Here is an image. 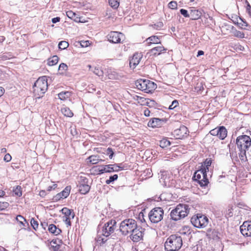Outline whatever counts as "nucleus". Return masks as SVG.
I'll use <instances>...</instances> for the list:
<instances>
[{
    "label": "nucleus",
    "mask_w": 251,
    "mask_h": 251,
    "mask_svg": "<svg viewBox=\"0 0 251 251\" xmlns=\"http://www.w3.org/2000/svg\"><path fill=\"white\" fill-rule=\"evenodd\" d=\"M68 46V43L65 41H62L58 44V48L61 50H64L67 48Z\"/></svg>",
    "instance_id": "37"
},
{
    "label": "nucleus",
    "mask_w": 251,
    "mask_h": 251,
    "mask_svg": "<svg viewBox=\"0 0 251 251\" xmlns=\"http://www.w3.org/2000/svg\"><path fill=\"white\" fill-rule=\"evenodd\" d=\"M111 165H107L103 166H100L99 167H94V168L98 169L99 174H103L104 172H111Z\"/></svg>",
    "instance_id": "23"
},
{
    "label": "nucleus",
    "mask_w": 251,
    "mask_h": 251,
    "mask_svg": "<svg viewBox=\"0 0 251 251\" xmlns=\"http://www.w3.org/2000/svg\"><path fill=\"white\" fill-rule=\"evenodd\" d=\"M218 137L221 140L224 139L227 136V131L226 128L222 126L218 127Z\"/></svg>",
    "instance_id": "25"
},
{
    "label": "nucleus",
    "mask_w": 251,
    "mask_h": 251,
    "mask_svg": "<svg viewBox=\"0 0 251 251\" xmlns=\"http://www.w3.org/2000/svg\"><path fill=\"white\" fill-rule=\"evenodd\" d=\"M189 212L188 205L179 204L173 209L170 214L171 218L174 221H178L186 216Z\"/></svg>",
    "instance_id": "4"
},
{
    "label": "nucleus",
    "mask_w": 251,
    "mask_h": 251,
    "mask_svg": "<svg viewBox=\"0 0 251 251\" xmlns=\"http://www.w3.org/2000/svg\"><path fill=\"white\" fill-rule=\"evenodd\" d=\"M212 163V160L211 159L207 158L204 162L203 164L201 165V169H205L207 172L209 171V167L211 166Z\"/></svg>",
    "instance_id": "33"
},
{
    "label": "nucleus",
    "mask_w": 251,
    "mask_h": 251,
    "mask_svg": "<svg viewBox=\"0 0 251 251\" xmlns=\"http://www.w3.org/2000/svg\"><path fill=\"white\" fill-rule=\"evenodd\" d=\"M80 43L82 47H87L90 45L89 41H81Z\"/></svg>",
    "instance_id": "53"
},
{
    "label": "nucleus",
    "mask_w": 251,
    "mask_h": 251,
    "mask_svg": "<svg viewBox=\"0 0 251 251\" xmlns=\"http://www.w3.org/2000/svg\"><path fill=\"white\" fill-rule=\"evenodd\" d=\"M180 12L184 17H190V13H188L187 10L184 9H181L180 10Z\"/></svg>",
    "instance_id": "48"
},
{
    "label": "nucleus",
    "mask_w": 251,
    "mask_h": 251,
    "mask_svg": "<svg viewBox=\"0 0 251 251\" xmlns=\"http://www.w3.org/2000/svg\"><path fill=\"white\" fill-rule=\"evenodd\" d=\"M61 211L64 214V217L72 218L73 219L75 217L74 212H72L70 209L67 207H64L62 209Z\"/></svg>",
    "instance_id": "26"
},
{
    "label": "nucleus",
    "mask_w": 251,
    "mask_h": 251,
    "mask_svg": "<svg viewBox=\"0 0 251 251\" xmlns=\"http://www.w3.org/2000/svg\"><path fill=\"white\" fill-rule=\"evenodd\" d=\"M240 231L244 236H251V221L244 222L240 226Z\"/></svg>",
    "instance_id": "14"
},
{
    "label": "nucleus",
    "mask_w": 251,
    "mask_h": 251,
    "mask_svg": "<svg viewBox=\"0 0 251 251\" xmlns=\"http://www.w3.org/2000/svg\"><path fill=\"white\" fill-rule=\"evenodd\" d=\"M136 226H137V224L134 220L126 219L121 223L120 230L123 235H126L135 229Z\"/></svg>",
    "instance_id": "6"
},
{
    "label": "nucleus",
    "mask_w": 251,
    "mask_h": 251,
    "mask_svg": "<svg viewBox=\"0 0 251 251\" xmlns=\"http://www.w3.org/2000/svg\"><path fill=\"white\" fill-rule=\"evenodd\" d=\"M116 222L115 220H110L105 223L101 229L98 231L96 238L97 242L100 245L105 243L106 237L114 232L116 227Z\"/></svg>",
    "instance_id": "1"
},
{
    "label": "nucleus",
    "mask_w": 251,
    "mask_h": 251,
    "mask_svg": "<svg viewBox=\"0 0 251 251\" xmlns=\"http://www.w3.org/2000/svg\"><path fill=\"white\" fill-rule=\"evenodd\" d=\"M13 192L15 195L21 197L22 195L21 186H17L16 187L13 189Z\"/></svg>",
    "instance_id": "38"
},
{
    "label": "nucleus",
    "mask_w": 251,
    "mask_h": 251,
    "mask_svg": "<svg viewBox=\"0 0 251 251\" xmlns=\"http://www.w3.org/2000/svg\"><path fill=\"white\" fill-rule=\"evenodd\" d=\"M218 128H215L210 131V133L213 136H218Z\"/></svg>",
    "instance_id": "54"
},
{
    "label": "nucleus",
    "mask_w": 251,
    "mask_h": 251,
    "mask_svg": "<svg viewBox=\"0 0 251 251\" xmlns=\"http://www.w3.org/2000/svg\"><path fill=\"white\" fill-rule=\"evenodd\" d=\"M12 159L11 156L9 153H7L5 155L3 160L8 162H9Z\"/></svg>",
    "instance_id": "55"
},
{
    "label": "nucleus",
    "mask_w": 251,
    "mask_h": 251,
    "mask_svg": "<svg viewBox=\"0 0 251 251\" xmlns=\"http://www.w3.org/2000/svg\"><path fill=\"white\" fill-rule=\"evenodd\" d=\"M146 44L148 45H151V44H161V41L159 38L157 36L153 35L148 38L145 41Z\"/></svg>",
    "instance_id": "19"
},
{
    "label": "nucleus",
    "mask_w": 251,
    "mask_h": 251,
    "mask_svg": "<svg viewBox=\"0 0 251 251\" xmlns=\"http://www.w3.org/2000/svg\"><path fill=\"white\" fill-rule=\"evenodd\" d=\"M81 181L79 186V191L82 194H87L90 190V186L87 184V179L81 176Z\"/></svg>",
    "instance_id": "12"
},
{
    "label": "nucleus",
    "mask_w": 251,
    "mask_h": 251,
    "mask_svg": "<svg viewBox=\"0 0 251 251\" xmlns=\"http://www.w3.org/2000/svg\"><path fill=\"white\" fill-rule=\"evenodd\" d=\"M165 49L162 46H159L152 48L150 50V53L154 55H159L162 51L165 50Z\"/></svg>",
    "instance_id": "24"
},
{
    "label": "nucleus",
    "mask_w": 251,
    "mask_h": 251,
    "mask_svg": "<svg viewBox=\"0 0 251 251\" xmlns=\"http://www.w3.org/2000/svg\"><path fill=\"white\" fill-rule=\"evenodd\" d=\"M234 35L235 36L239 37V38H243L245 37L244 33L240 31H237V30L235 31L234 33Z\"/></svg>",
    "instance_id": "46"
},
{
    "label": "nucleus",
    "mask_w": 251,
    "mask_h": 251,
    "mask_svg": "<svg viewBox=\"0 0 251 251\" xmlns=\"http://www.w3.org/2000/svg\"><path fill=\"white\" fill-rule=\"evenodd\" d=\"M93 73L99 76H102L103 74V71L98 67L95 68Z\"/></svg>",
    "instance_id": "42"
},
{
    "label": "nucleus",
    "mask_w": 251,
    "mask_h": 251,
    "mask_svg": "<svg viewBox=\"0 0 251 251\" xmlns=\"http://www.w3.org/2000/svg\"><path fill=\"white\" fill-rule=\"evenodd\" d=\"M240 152L239 153V156L240 159L242 161H246L247 157H246V150H240Z\"/></svg>",
    "instance_id": "39"
},
{
    "label": "nucleus",
    "mask_w": 251,
    "mask_h": 251,
    "mask_svg": "<svg viewBox=\"0 0 251 251\" xmlns=\"http://www.w3.org/2000/svg\"><path fill=\"white\" fill-rule=\"evenodd\" d=\"M111 169L112 172L113 171H118L122 169V168L118 166V165H111Z\"/></svg>",
    "instance_id": "49"
},
{
    "label": "nucleus",
    "mask_w": 251,
    "mask_h": 251,
    "mask_svg": "<svg viewBox=\"0 0 251 251\" xmlns=\"http://www.w3.org/2000/svg\"><path fill=\"white\" fill-rule=\"evenodd\" d=\"M142 237L143 232L141 228L137 227V226L130 233V238L133 242H138L142 239Z\"/></svg>",
    "instance_id": "13"
},
{
    "label": "nucleus",
    "mask_w": 251,
    "mask_h": 251,
    "mask_svg": "<svg viewBox=\"0 0 251 251\" xmlns=\"http://www.w3.org/2000/svg\"><path fill=\"white\" fill-rule=\"evenodd\" d=\"M33 93L37 98L43 96L48 89V82L46 76L39 77L35 82L33 86Z\"/></svg>",
    "instance_id": "3"
},
{
    "label": "nucleus",
    "mask_w": 251,
    "mask_h": 251,
    "mask_svg": "<svg viewBox=\"0 0 251 251\" xmlns=\"http://www.w3.org/2000/svg\"><path fill=\"white\" fill-rule=\"evenodd\" d=\"M139 219L142 222H145V220L144 218V214L143 213L141 212L139 214Z\"/></svg>",
    "instance_id": "60"
},
{
    "label": "nucleus",
    "mask_w": 251,
    "mask_h": 251,
    "mask_svg": "<svg viewBox=\"0 0 251 251\" xmlns=\"http://www.w3.org/2000/svg\"><path fill=\"white\" fill-rule=\"evenodd\" d=\"M187 131V128L185 126H182L179 128L175 130L173 134L176 138L181 139L186 136Z\"/></svg>",
    "instance_id": "16"
},
{
    "label": "nucleus",
    "mask_w": 251,
    "mask_h": 251,
    "mask_svg": "<svg viewBox=\"0 0 251 251\" xmlns=\"http://www.w3.org/2000/svg\"><path fill=\"white\" fill-rule=\"evenodd\" d=\"M57 184H54L52 186H49L48 187V189L47 190H48V191H50L52 190L55 189L57 187Z\"/></svg>",
    "instance_id": "59"
},
{
    "label": "nucleus",
    "mask_w": 251,
    "mask_h": 251,
    "mask_svg": "<svg viewBox=\"0 0 251 251\" xmlns=\"http://www.w3.org/2000/svg\"><path fill=\"white\" fill-rule=\"evenodd\" d=\"M202 15L201 12L198 9H191L190 12V17L192 20H196L200 19Z\"/></svg>",
    "instance_id": "20"
},
{
    "label": "nucleus",
    "mask_w": 251,
    "mask_h": 251,
    "mask_svg": "<svg viewBox=\"0 0 251 251\" xmlns=\"http://www.w3.org/2000/svg\"><path fill=\"white\" fill-rule=\"evenodd\" d=\"M191 222L194 226L199 228H203L208 225L209 220L205 215L198 214L191 218Z\"/></svg>",
    "instance_id": "7"
},
{
    "label": "nucleus",
    "mask_w": 251,
    "mask_h": 251,
    "mask_svg": "<svg viewBox=\"0 0 251 251\" xmlns=\"http://www.w3.org/2000/svg\"><path fill=\"white\" fill-rule=\"evenodd\" d=\"M135 85L138 89L147 93L151 92L157 87L156 84L153 82L143 79L136 80Z\"/></svg>",
    "instance_id": "5"
},
{
    "label": "nucleus",
    "mask_w": 251,
    "mask_h": 251,
    "mask_svg": "<svg viewBox=\"0 0 251 251\" xmlns=\"http://www.w3.org/2000/svg\"><path fill=\"white\" fill-rule=\"evenodd\" d=\"M171 145L170 142L166 139H163L160 141V146L161 148H166Z\"/></svg>",
    "instance_id": "35"
},
{
    "label": "nucleus",
    "mask_w": 251,
    "mask_h": 251,
    "mask_svg": "<svg viewBox=\"0 0 251 251\" xmlns=\"http://www.w3.org/2000/svg\"><path fill=\"white\" fill-rule=\"evenodd\" d=\"M106 153L109 155L110 159H112L114 153L111 148H108L106 151Z\"/></svg>",
    "instance_id": "47"
},
{
    "label": "nucleus",
    "mask_w": 251,
    "mask_h": 251,
    "mask_svg": "<svg viewBox=\"0 0 251 251\" xmlns=\"http://www.w3.org/2000/svg\"><path fill=\"white\" fill-rule=\"evenodd\" d=\"M236 144L240 150H248L251 146V139L246 135L239 136L236 139Z\"/></svg>",
    "instance_id": "9"
},
{
    "label": "nucleus",
    "mask_w": 251,
    "mask_h": 251,
    "mask_svg": "<svg viewBox=\"0 0 251 251\" xmlns=\"http://www.w3.org/2000/svg\"><path fill=\"white\" fill-rule=\"evenodd\" d=\"M118 175H114L112 176H110L109 179H107L106 180V183L107 184H110L111 182L116 180L118 178Z\"/></svg>",
    "instance_id": "41"
},
{
    "label": "nucleus",
    "mask_w": 251,
    "mask_h": 251,
    "mask_svg": "<svg viewBox=\"0 0 251 251\" xmlns=\"http://www.w3.org/2000/svg\"><path fill=\"white\" fill-rule=\"evenodd\" d=\"M31 225L33 227V228L36 230L38 227V222L35 220L33 218H32L30 222Z\"/></svg>",
    "instance_id": "45"
},
{
    "label": "nucleus",
    "mask_w": 251,
    "mask_h": 251,
    "mask_svg": "<svg viewBox=\"0 0 251 251\" xmlns=\"http://www.w3.org/2000/svg\"><path fill=\"white\" fill-rule=\"evenodd\" d=\"M178 104V102L177 100H174L172 102V104L169 106V109H173L175 108L177 106Z\"/></svg>",
    "instance_id": "52"
},
{
    "label": "nucleus",
    "mask_w": 251,
    "mask_h": 251,
    "mask_svg": "<svg viewBox=\"0 0 251 251\" xmlns=\"http://www.w3.org/2000/svg\"><path fill=\"white\" fill-rule=\"evenodd\" d=\"M71 189V187L70 186H66L61 192L57 194L54 197V200L56 201H58L61 199L66 198L70 194Z\"/></svg>",
    "instance_id": "17"
},
{
    "label": "nucleus",
    "mask_w": 251,
    "mask_h": 251,
    "mask_svg": "<svg viewBox=\"0 0 251 251\" xmlns=\"http://www.w3.org/2000/svg\"><path fill=\"white\" fill-rule=\"evenodd\" d=\"M48 230L50 232L54 234L55 235L59 234L61 232V230L60 229L57 228V227L53 224H51L49 226Z\"/></svg>",
    "instance_id": "27"
},
{
    "label": "nucleus",
    "mask_w": 251,
    "mask_h": 251,
    "mask_svg": "<svg viewBox=\"0 0 251 251\" xmlns=\"http://www.w3.org/2000/svg\"><path fill=\"white\" fill-rule=\"evenodd\" d=\"M164 210L161 207H155L152 209L149 214V218L151 223H157L163 218Z\"/></svg>",
    "instance_id": "8"
},
{
    "label": "nucleus",
    "mask_w": 251,
    "mask_h": 251,
    "mask_svg": "<svg viewBox=\"0 0 251 251\" xmlns=\"http://www.w3.org/2000/svg\"><path fill=\"white\" fill-rule=\"evenodd\" d=\"M16 220L20 223V224L24 226H25L24 222L26 220L25 218L22 215H19L16 217Z\"/></svg>",
    "instance_id": "40"
},
{
    "label": "nucleus",
    "mask_w": 251,
    "mask_h": 251,
    "mask_svg": "<svg viewBox=\"0 0 251 251\" xmlns=\"http://www.w3.org/2000/svg\"><path fill=\"white\" fill-rule=\"evenodd\" d=\"M182 245V240L176 234L170 235L166 240L164 247L166 251H178Z\"/></svg>",
    "instance_id": "2"
},
{
    "label": "nucleus",
    "mask_w": 251,
    "mask_h": 251,
    "mask_svg": "<svg viewBox=\"0 0 251 251\" xmlns=\"http://www.w3.org/2000/svg\"><path fill=\"white\" fill-rule=\"evenodd\" d=\"M108 76L109 79H114L118 78L119 75L116 71L109 70L108 72Z\"/></svg>",
    "instance_id": "34"
},
{
    "label": "nucleus",
    "mask_w": 251,
    "mask_h": 251,
    "mask_svg": "<svg viewBox=\"0 0 251 251\" xmlns=\"http://www.w3.org/2000/svg\"><path fill=\"white\" fill-rule=\"evenodd\" d=\"M87 160H88V162H89L92 164H96L100 161H103V160L100 158L99 156L94 155L90 156L87 158Z\"/></svg>",
    "instance_id": "28"
},
{
    "label": "nucleus",
    "mask_w": 251,
    "mask_h": 251,
    "mask_svg": "<svg viewBox=\"0 0 251 251\" xmlns=\"http://www.w3.org/2000/svg\"><path fill=\"white\" fill-rule=\"evenodd\" d=\"M246 3L247 4L246 10L251 17V6L247 0H246Z\"/></svg>",
    "instance_id": "51"
},
{
    "label": "nucleus",
    "mask_w": 251,
    "mask_h": 251,
    "mask_svg": "<svg viewBox=\"0 0 251 251\" xmlns=\"http://www.w3.org/2000/svg\"><path fill=\"white\" fill-rule=\"evenodd\" d=\"M60 18L59 17H56L52 19V22L53 23H56L60 21Z\"/></svg>",
    "instance_id": "61"
},
{
    "label": "nucleus",
    "mask_w": 251,
    "mask_h": 251,
    "mask_svg": "<svg viewBox=\"0 0 251 251\" xmlns=\"http://www.w3.org/2000/svg\"><path fill=\"white\" fill-rule=\"evenodd\" d=\"M9 203L7 202H0V211L4 210L9 206Z\"/></svg>",
    "instance_id": "44"
},
{
    "label": "nucleus",
    "mask_w": 251,
    "mask_h": 251,
    "mask_svg": "<svg viewBox=\"0 0 251 251\" xmlns=\"http://www.w3.org/2000/svg\"><path fill=\"white\" fill-rule=\"evenodd\" d=\"M151 111L147 108H145L144 110V114L146 117H149L150 116Z\"/></svg>",
    "instance_id": "58"
},
{
    "label": "nucleus",
    "mask_w": 251,
    "mask_h": 251,
    "mask_svg": "<svg viewBox=\"0 0 251 251\" xmlns=\"http://www.w3.org/2000/svg\"><path fill=\"white\" fill-rule=\"evenodd\" d=\"M109 3L114 9L117 8L119 6V2L118 0H109Z\"/></svg>",
    "instance_id": "36"
},
{
    "label": "nucleus",
    "mask_w": 251,
    "mask_h": 251,
    "mask_svg": "<svg viewBox=\"0 0 251 251\" xmlns=\"http://www.w3.org/2000/svg\"><path fill=\"white\" fill-rule=\"evenodd\" d=\"M4 93V89L2 87H0V97L3 95Z\"/></svg>",
    "instance_id": "63"
},
{
    "label": "nucleus",
    "mask_w": 251,
    "mask_h": 251,
    "mask_svg": "<svg viewBox=\"0 0 251 251\" xmlns=\"http://www.w3.org/2000/svg\"><path fill=\"white\" fill-rule=\"evenodd\" d=\"M71 92L69 91L62 92L58 94V96L61 100H64L71 96Z\"/></svg>",
    "instance_id": "31"
},
{
    "label": "nucleus",
    "mask_w": 251,
    "mask_h": 251,
    "mask_svg": "<svg viewBox=\"0 0 251 251\" xmlns=\"http://www.w3.org/2000/svg\"><path fill=\"white\" fill-rule=\"evenodd\" d=\"M177 4L176 1H172L168 4L169 8L172 9H176L177 8Z\"/></svg>",
    "instance_id": "43"
},
{
    "label": "nucleus",
    "mask_w": 251,
    "mask_h": 251,
    "mask_svg": "<svg viewBox=\"0 0 251 251\" xmlns=\"http://www.w3.org/2000/svg\"><path fill=\"white\" fill-rule=\"evenodd\" d=\"M108 40L113 43H119L124 38V35L120 32L111 31L107 36Z\"/></svg>",
    "instance_id": "11"
},
{
    "label": "nucleus",
    "mask_w": 251,
    "mask_h": 251,
    "mask_svg": "<svg viewBox=\"0 0 251 251\" xmlns=\"http://www.w3.org/2000/svg\"><path fill=\"white\" fill-rule=\"evenodd\" d=\"M61 113L66 117H72L73 116L74 114L69 108L67 107H63L61 109Z\"/></svg>",
    "instance_id": "29"
},
{
    "label": "nucleus",
    "mask_w": 251,
    "mask_h": 251,
    "mask_svg": "<svg viewBox=\"0 0 251 251\" xmlns=\"http://www.w3.org/2000/svg\"><path fill=\"white\" fill-rule=\"evenodd\" d=\"M58 57L56 55H54L52 57L49 58L48 60V64L49 66H53L56 64L58 61Z\"/></svg>",
    "instance_id": "32"
},
{
    "label": "nucleus",
    "mask_w": 251,
    "mask_h": 251,
    "mask_svg": "<svg viewBox=\"0 0 251 251\" xmlns=\"http://www.w3.org/2000/svg\"><path fill=\"white\" fill-rule=\"evenodd\" d=\"M237 25L240 28L243 29H250L251 26L248 25L247 22L243 18L239 17L237 21Z\"/></svg>",
    "instance_id": "21"
},
{
    "label": "nucleus",
    "mask_w": 251,
    "mask_h": 251,
    "mask_svg": "<svg viewBox=\"0 0 251 251\" xmlns=\"http://www.w3.org/2000/svg\"><path fill=\"white\" fill-rule=\"evenodd\" d=\"M163 25V24L162 22H159L157 23L156 25H154V28L158 29L160 28H161Z\"/></svg>",
    "instance_id": "57"
},
{
    "label": "nucleus",
    "mask_w": 251,
    "mask_h": 251,
    "mask_svg": "<svg viewBox=\"0 0 251 251\" xmlns=\"http://www.w3.org/2000/svg\"><path fill=\"white\" fill-rule=\"evenodd\" d=\"M142 58L141 53L136 52L134 53L132 58L129 61V66L133 69L138 65Z\"/></svg>",
    "instance_id": "15"
},
{
    "label": "nucleus",
    "mask_w": 251,
    "mask_h": 251,
    "mask_svg": "<svg viewBox=\"0 0 251 251\" xmlns=\"http://www.w3.org/2000/svg\"><path fill=\"white\" fill-rule=\"evenodd\" d=\"M39 195L41 197H44L46 195V193L45 190H41L39 192Z\"/></svg>",
    "instance_id": "62"
},
{
    "label": "nucleus",
    "mask_w": 251,
    "mask_h": 251,
    "mask_svg": "<svg viewBox=\"0 0 251 251\" xmlns=\"http://www.w3.org/2000/svg\"><path fill=\"white\" fill-rule=\"evenodd\" d=\"M204 54V52L202 50H199L198 52L197 56H199Z\"/></svg>",
    "instance_id": "64"
},
{
    "label": "nucleus",
    "mask_w": 251,
    "mask_h": 251,
    "mask_svg": "<svg viewBox=\"0 0 251 251\" xmlns=\"http://www.w3.org/2000/svg\"><path fill=\"white\" fill-rule=\"evenodd\" d=\"M66 15L68 18L71 19L76 22H79V18L78 17L75 13L72 11H68L66 12Z\"/></svg>",
    "instance_id": "30"
},
{
    "label": "nucleus",
    "mask_w": 251,
    "mask_h": 251,
    "mask_svg": "<svg viewBox=\"0 0 251 251\" xmlns=\"http://www.w3.org/2000/svg\"><path fill=\"white\" fill-rule=\"evenodd\" d=\"M67 65L66 64L62 63L60 64L58 70L59 71H66L67 70Z\"/></svg>",
    "instance_id": "50"
},
{
    "label": "nucleus",
    "mask_w": 251,
    "mask_h": 251,
    "mask_svg": "<svg viewBox=\"0 0 251 251\" xmlns=\"http://www.w3.org/2000/svg\"><path fill=\"white\" fill-rule=\"evenodd\" d=\"M72 218H68V217H63V221L65 222V223L68 225V226H71V219Z\"/></svg>",
    "instance_id": "56"
},
{
    "label": "nucleus",
    "mask_w": 251,
    "mask_h": 251,
    "mask_svg": "<svg viewBox=\"0 0 251 251\" xmlns=\"http://www.w3.org/2000/svg\"><path fill=\"white\" fill-rule=\"evenodd\" d=\"M193 177L195 180L198 181L201 186H206L208 183L207 173L205 169H201L197 171L195 173Z\"/></svg>",
    "instance_id": "10"
},
{
    "label": "nucleus",
    "mask_w": 251,
    "mask_h": 251,
    "mask_svg": "<svg viewBox=\"0 0 251 251\" xmlns=\"http://www.w3.org/2000/svg\"><path fill=\"white\" fill-rule=\"evenodd\" d=\"M163 124V121L159 118H153L148 123V126L152 127H160Z\"/></svg>",
    "instance_id": "18"
},
{
    "label": "nucleus",
    "mask_w": 251,
    "mask_h": 251,
    "mask_svg": "<svg viewBox=\"0 0 251 251\" xmlns=\"http://www.w3.org/2000/svg\"><path fill=\"white\" fill-rule=\"evenodd\" d=\"M137 100L138 103L142 105H147L150 106L151 103H153L154 101L149 99H146L141 97H137Z\"/></svg>",
    "instance_id": "22"
}]
</instances>
